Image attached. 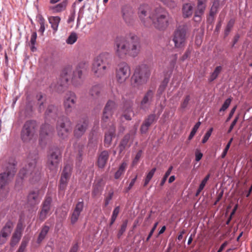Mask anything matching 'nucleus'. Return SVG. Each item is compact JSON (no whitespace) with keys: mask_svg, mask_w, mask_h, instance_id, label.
Here are the masks:
<instances>
[{"mask_svg":"<svg viewBox=\"0 0 252 252\" xmlns=\"http://www.w3.org/2000/svg\"><path fill=\"white\" fill-rule=\"evenodd\" d=\"M137 14L141 22L146 27L153 25L157 29L163 30L168 26L169 14L161 6L152 9L148 4H142L138 8Z\"/></svg>","mask_w":252,"mask_h":252,"instance_id":"nucleus-1","label":"nucleus"},{"mask_svg":"<svg viewBox=\"0 0 252 252\" xmlns=\"http://www.w3.org/2000/svg\"><path fill=\"white\" fill-rule=\"evenodd\" d=\"M140 50V44L137 37H132L128 40L118 37L115 41V53L119 58H124L127 55L135 57L139 54Z\"/></svg>","mask_w":252,"mask_h":252,"instance_id":"nucleus-2","label":"nucleus"},{"mask_svg":"<svg viewBox=\"0 0 252 252\" xmlns=\"http://www.w3.org/2000/svg\"><path fill=\"white\" fill-rule=\"evenodd\" d=\"M111 55L108 52H102L94 59L92 71L95 76L101 77L106 73L110 68Z\"/></svg>","mask_w":252,"mask_h":252,"instance_id":"nucleus-3","label":"nucleus"},{"mask_svg":"<svg viewBox=\"0 0 252 252\" xmlns=\"http://www.w3.org/2000/svg\"><path fill=\"white\" fill-rule=\"evenodd\" d=\"M151 75L150 68L145 64L137 67L132 77L134 86L138 87L146 84Z\"/></svg>","mask_w":252,"mask_h":252,"instance_id":"nucleus-4","label":"nucleus"},{"mask_svg":"<svg viewBox=\"0 0 252 252\" xmlns=\"http://www.w3.org/2000/svg\"><path fill=\"white\" fill-rule=\"evenodd\" d=\"M82 71L80 69H77L74 72L71 68L65 69L61 74L63 85H65L69 81H71L74 86H78L82 83Z\"/></svg>","mask_w":252,"mask_h":252,"instance_id":"nucleus-5","label":"nucleus"},{"mask_svg":"<svg viewBox=\"0 0 252 252\" xmlns=\"http://www.w3.org/2000/svg\"><path fill=\"white\" fill-rule=\"evenodd\" d=\"M130 75V69L125 62L118 64L116 70V80L119 84H124Z\"/></svg>","mask_w":252,"mask_h":252,"instance_id":"nucleus-6","label":"nucleus"},{"mask_svg":"<svg viewBox=\"0 0 252 252\" xmlns=\"http://www.w3.org/2000/svg\"><path fill=\"white\" fill-rule=\"evenodd\" d=\"M35 124L32 122H27L24 125L21 133V138L24 142H33L35 140Z\"/></svg>","mask_w":252,"mask_h":252,"instance_id":"nucleus-7","label":"nucleus"},{"mask_svg":"<svg viewBox=\"0 0 252 252\" xmlns=\"http://www.w3.org/2000/svg\"><path fill=\"white\" fill-rule=\"evenodd\" d=\"M72 130V124L68 119H64L58 122L57 131L59 137L61 139L66 138Z\"/></svg>","mask_w":252,"mask_h":252,"instance_id":"nucleus-8","label":"nucleus"},{"mask_svg":"<svg viewBox=\"0 0 252 252\" xmlns=\"http://www.w3.org/2000/svg\"><path fill=\"white\" fill-rule=\"evenodd\" d=\"M187 38V30L184 26L179 27L175 31L173 41L175 46L182 48L185 46Z\"/></svg>","mask_w":252,"mask_h":252,"instance_id":"nucleus-9","label":"nucleus"},{"mask_svg":"<svg viewBox=\"0 0 252 252\" xmlns=\"http://www.w3.org/2000/svg\"><path fill=\"white\" fill-rule=\"evenodd\" d=\"M52 201V198L50 196H47L43 201L41 210L39 214V219L41 220H45L51 214Z\"/></svg>","mask_w":252,"mask_h":252,"instance_id":"nucleus-10","label":"nucleus"},{"mask_svg":"<svg viewBox=\"0 0 252 252\" xmlns=\"http://www.w3.org/2000/svg\"><path fill=\"white\" fill-rule=\"evenodd\" d=\"M116 108V104L115 101L109 100L107 102L104 108L102 118L103 126H105V123L108 122L110 120Z\"/></svg>","mask_w":252,"mask_h":252,"instance_id":"nucleus-11","label":"nucleus"},{"mask_svg":"<svg viewBox=\"0 0 252 252\" xmlns=\"http://www.w3.org/2000/svg\"><path fill=\"white\" fill-rule=\"evenodd\" d=\"M60 152L58 149L52 150L48 156L47 164L51 170H55L57 167L60 160Z\"/></svg>","mask_w":252,"mask_h":252,"instance_id":"nucleus-12","label":"nucleus"},{"mask_svg":"<svg viewBox=\"0 0 252 252\" xmlns=\"http://www.w3.org/2000/svg\"><path fill=\"white\" fill-rule=\"evenodd\" d=\"M122 17L125 22L127 25L133 24L134 20V11L132 7L128 5L122 7L121 10Z\"/></svg>","mask_w":252,"mask_h":252,"instance_id":"nucleus-13","label":"nucleus"},{"mask_svg":"<svg viewBox=\"0 0 252 252\" xmlns=\"http://www.w3.org/2000/svg\"><path fill=\"white\" fill-rule=\"evenodd\" d=\"M76 96L74 93L69 92L66 94L64 100V107L67 113L72 111L75 107Z\"/></svg>","mask_w":252,"mask_h":252,"instance_id":"nucleus-14","label":"nucleus"},{"mask_svg":"<svg viewBox=\"0 0 252 252\" xmlns=\"http://www.w3.org/2000/svg\"><path fill=\"white\" fill-rule=\"evenodd\" d=\"M24 227L25 225L23 222L20 220L17 225L16 228L11 239V245L12 246L16 245L19 242L21 238Z\"/></svg>","mask_w":252,"mask_h":252,"instance_id":"nucleus-15","label":"nucleus"},{"mask_svg":"<svg viewBox=\"0 0 252 252\" xmlns=\"http://www.w3.org/2000/svg\"><path fill=\"white\" fill-rule=\"evenodd\" d=\"M83 207L84 203L82 201L79 202L76 204L70 218L72 224H74L77 222Z\"/></svg>","mask_w":252,"mask_h":252,"instance_id":"nucleus-16","label":"nucleus"},{"mask_svg":"<svg viewBox=\"0 0 252 252\" xmlns=\"http://www.w3.org/2000/svg\"><path fill=\"white\" fill-rule=\"evenodd\" d=\"M35 161H34L33 163L32 164L29 165L28 169H23L22 170H21L19 173L20 176H22V177H24L27 175L29 174L30 175L33 176L34 174L36 176V177H37L38 178L40 175V173H39V172L36 171L35 166Z\"/></svg>","mask_w":252,"mask_h":252,"instance_id":"nucleus-17","label":"nucleus"},{"mask_svg":"<svg viewBox=\"0 0 252 252\" xmlns=\"http://www.w3.org/2000/svg\"><path fill=\"white\" fill-rule=\"evenodd\" d=\"M110 126V128L105 133L104 138V145L107 147L111 145L112 138L115 137V128L111 123Z\"/></svg>","mask_w":252,"mask_h":252,"instance_id":"nucleus-18","label":"nucleus"},{"mask_svg":"<svg viewBox=\"0 0 252 252\" xmlns=\"http://www.w3.org/2000/svg\"><path fill=\"white\" fill-rule=\"evenodd\" d=\"M70 170L69 167H65L63 170L61 180L60 188L63 189L65 187L67 181L70 177Z\"/></svg>","mask_w":252,"mask_h":252,"instance_id":"nucleus-19","label":"nucleus"},{"mask_svg":"<svg viewBox=\"0 0 252 252\" xmlns=\"http://www.w3.org/2000/svg\"><path fill=\"white\" fill-rule=\"evenodd\" d=\"M40 198L38 191H33L29 193L28 196V204L31 206H34L39 203Z\"/></svg>","mask_w":252,"mask_h":252,"instance_id":"nucleus-20","label":"nucleus"},{"mask_svg":"<svg viewBox=\"0 0 252 252\" xmlns=\"http://www.w3.org/2000/svg\"><path fill=\"white\" fill-rule=\"evenodd\" d=\"M88 124V121H85L83 122L79 123L77 125L74 132L75 136L79 137L84 134L87 129Z\"/></svg>","mask_w":252,"mask_h":252,"instance_id":"nucleus-21","label":"nucleus"},{"mask_svg":"<svg viewBox=\"0 0 252 252\" xmlns=\"http://www.w3.org/2000/svg\"><path fill=\"white\" fill-rule=\"evenodd\" d=\"M109 154L108 152L103 151L100 155L98 158V165L100 168H103L105 165L108 160Z\"/></svg>","mask_w":252,"mask_h":252,"instance_id":"nucleus-22","label":"nucleus"},{"mask_svg":"<svg viewBox=\"0 0 252 252\" xmlns=\"http://www.w3.org/2000/svg\"><path fill=\"white\" fill-rule=\"evenodd\" d=\"M13 228V224L11 221L7 222L1 230L0 233L6 237H9Z\"/></svg>","mask_w":252,"mask_h":252,"instance_id":"nucleus-23","label":"nucleus"},{"mask_svg":"<svg viewBox=\"0 0 252 252\" xmlns=\"http://www.w3.org/2000/svg\"><path fill=\"white\" fill-rule=\"evenodd\" d=\"M48 21L52 29L56 32L58 30L61 18L58 16H50L48 18Z\"/></svg>","mask_w":252,"mask_h":252,"instance_id":"nucleus-24","label":"nucleus"},{"mask_svg":"<svg viewBox=\"0 0 252 252\" xmlns=\"http://www.w3.org/2000/svg\"><path fill=\"white\" fill-rule=\"evenodd\" d=\"M193 5L191 3L185 4L183 7V13L185 17H189L192 15Z\"/></svg>","mask_w":252,"mask_h":252,"instance_id":"nucleus-25","label":"nucleus"},{"mask_svg":"<svg viewBox=\"0 0 252 252\" xmlns=\"http://www.w3.org/2000/svg\"><path fill=\"white\" fill-rule=\"evenodd\" d=\"M130 136L127 135H126L119 146L120 153L123 152L126 149L128 148L130 146L129 143Z\"/></svg>","mask_w":252,"mask_h":252,"instance_id":"nucleus-26","label":"nucleus"},{"mask_svg":"<svg viewBox=\"0 0 252 252\" xmlns=\"http://www.w3.org/2000/svg\"><path fill=\"white\" fill-rule=\"evenodd\" d=\"M66 6V2H62L56 6L50 7V9L54 13H57L64 10Z\"/></svg>","mask_w":252,"mask_h":252,"instance_id":"nucleus-27","label":"nucleus"},{"mask_svg":"<svg viewBox=\"0 0 252 252\" xmlns=\"http://www.w3.org/2000/svg\"><path fill=\"white\" fill-rule=\"evenodd\" d=\"M153 96V93L152 91H149L145 95L144 98L141 101V105L144 106L145 105L149 104L152 100Z\"/></svg>","mask_w":252,"mask_h":252,"instance_id":"nucleus-28","label":"nucleus"},{"mask_svg":"<svg viewBox=\"0 0 252 252\" xmlns=\"http://www.w3.org/2000/svg\"><path fill=\"white\" fill-rule=\"evenodd\" d=\"M49 230V227L48 226L45 225L42 227L37 239L38 243H40L45 238Z\"/></svg>","mask_w":252,"mask_h":252,"instance_id":"nucleus-29","label":"nucleus"},{"mask_svg":"<svg viewBox=\"0 0 252 252\" xmlns=\"http://www.w3.org/2000/svg\"><path fill=\"white\" fill-rule=\"evenodd\" d=\"M207 0H199L198 1L197 8L195 12L203 14L206 7Z\"/></svg>","mask_w":252,"mask_h":252,"instance_id":"nucleus-30","label":"nucleus"},{"mask_svg":"<svg viewBox=\"0 0 252 252\" xmlns=\"http://www.w3.org/2000/svg\"><path fill=\"white\" fill-rule=\"evenodd\" d=\"M127 164L126 162H123L120 166L118 171L115 174V179H119L121 176L124 173Z\"/></svg>","mask_w":252,"mask_h":252,"instance_id":"nucleus-31","label":"nucleus"},{"mask_svg":"<svg viewBox=\"0 0 252 252\" xmlns=\"http://www.w3.org/2000/svg\"><path fill=\"white\" fill-rule=\"evenodd\" d=\"M38 23L40 24V28L39 29V32L41 33V35H42L45 31V19L42 16H39L38 17Z\"/></svg>","mask_w":252,"mask_h":252,"instance_id":"nucleus-32","label":"nucleus"},{"mask_svg":"<svg viewBox=\"0 0 252 252\" xmlns=\"http://www.w3.org/2000/svg\"><path fill=\"white\" fill-rule=\"evenodd\" d=\"M222 69V67L221 66H217L214 72L211 74L210 78V80L211 81H213L215 79L217 78L219 74L220 73Z\"/></svg>","mask_w":252,"mask_h":252,"instance_id":"nucleus-33","label":"nucleus"},{"mask_svg":"<svg viewBox=\"0 0 252 252\" xmlns=\"http://www.w3.org/2000/svg\"><path fill=\"white\" fill-rule=\"evenodd\" d=\"M156 169L155 168H153L147 174V176L146 177L144 186H146L149 183L151 179L152 178Z\"/></svg>","mask_w":252,"mask_h":252,"instance_id":"nucleus-34","label":"nucleus"},{"mask_svg":"<svg viewBox=\"0 0 252 252\" xmlns=\"http://www.w3.org/2000/svg\"><path fill=\"white\" fill-rule=\"evenodd\" d=\"M164 5L171 8L176 6V3L175 0H159Z\"/></svg>","mask_w":252,"mask_h":252,"instance_id":"nucleus-35","label":"nucleus"},{"mask_svg":"<svg viewBox=\"0 0 252 252\" xmlns=\"http://www.w3.org/2000/svg\"><path fill=\"white\" fill-rule=\"evenodd\" d=\"M201 125V123L200 122H197L195 126H193L191 131L190 133V134L189 136V140H191L194 135L195 134L196 131H197L198 128Z\"/></svg>","mask_w":252,"mask_h":252,"instance_id":"nucleus-36","label":"nucleus"},{"mask_svg":"<svg viewBox=\"0 0 252 252\" xmlns=\"http://www.w3.org/2000/svg\"><path fill=\"white\" fill-rule=\"evenodd\" d=\"M57 108L53 105H50L47 108L46 111V115L53 116L56 115Z\"/></svg>","mask_w":252,"mask_h":252,"instance_id":"nucleus-37","label":"nucleus"},{"mask_svg":"<svg viewBox=\"0 0 252 252\" xmlns=\"http://www.w3.org/2000/svg\"><path fill=\"white\" fill-rule=\"evenodd\" d=\"M77 39V34L75 33H72L66 39V43L69 44H72L76 41Z\"/></svg>","mask_w":252,"mask_h":252,"instance_id":"nucleus-38","label":"nucleus"},{"mask_svg":"<svg viewBox=\"0 0 252 252\" xmlns=\"http://www.w3.org/2000/svg\"><path fill=\"white\" fill-rule=\"evenodd\" d=\"M119 212H120V207H119L118 206L114 209V210H113V213H112V217H111L110 225H112L115 222V221L119 213Z\"/></svg>","mask_w":252,"mask_h":252,"instance_id":"nucleus-39","label":"nucleus"},{"mask_svg":"<svg viewBox=\"0 0 252 252\" xmlns=\"http://www.w3.org/2000/svg\"><path fill=\"white\" fill-rule=\"evenodd\" d=\"M52 128L49 125H46L44 126L41 128V135H43L44 134L48 135L50 132L52 131Z\"/></svg>","mask_w":252,"mask_h":252,"instance_id":"nucleus-40","label":"nucleus"},{"mask_svg":"<svg viewBox=\"0 0 252 252\" xmlns=\"http://www.w3.org/2000/svg\"><path fill=\"white\" fill-rule=\"evenodd\" d=\"M156 120V116L154 114H152L149 116L147 119H146L144 123L148 126H150L153 122Z\"/></svg>","mask_w":252,"mask_h":252,"instance_id":"nucleus-41","label":"nucleus"},{"mask_svg":"<svg viewBox=\"0 0 252 252\" xmlns=\"http://www.w3.org/2000/svg\"><path fill=\"white\" fill-rule=\"evenodd\" d=\"M231 102V99L230 98H228L227 99H226L224 103L223 104L222 107L220 109V111L221 112L225 111L230 105Z\"/></svg>","mask_w":252,"mask_h":252,"instance_id":"nucleus-42","label":"nucleus"},{"mask_svg":"<svg viewBox=\"0 0 252 252\" xmlns=\"http://www.w3.org/2000/svg\"><path fill=\"white\" fill-rule=\"evenodd\" d=\"M213 130V128H211L206 133V134H205V135L202 139V142L203 143H205L208 141V140L209 139V137H210V136L212 134Z\"/></svg>","mask_w":252,"mask_h":252,"instance_id":"nucleus-43","label":"nucleus"},{"mask_svg":"<svg viewBox=\"0 0 252 252\" xmlns=\"http://www.w3.org/2000/svg\"><path fill=\"white\" fill-rule=\"evenodd\" d=\"M28 243V240L23 239L17 252H24L26 247H27Z\"/></svg>","mask_w":252,"mask_h":252,"instance_id":"nucleus-44","label":"nucleus"},{"mask_svg":"<svg viewBox=\"0 0 252 252\" xmlns=\"http://www.w3.org/2000/svg\"><path fill=\"white\" fill-rule=\"evenodd\" d=\"M172 169H173V167L172 166H170L168 168V170L166 172V173H165V174L164 175V176L162 180L161 181V185H163L164 184V183L165 182V181L167 180V177L170 174V173H171V172L172 171Z\"/></svg>","mask_w":252,"mask_h":252,"instance_id":"nucleus-45","label":"nucleus"},{"mask_svg":"<svg viewBox=\"0 0 252 252\" xmlns=\"http://www.w3.org/2000/svg\"><path fill=\"white\" fill-rule=\"evenodd\" d=\"M232 140H233V138H232L230 139L229 141L226 145L225 149H224V150L221 154V156L222 158H224L225 157V156L226 155L227 151L230 148V145H231V143Z\"/></svg>","mask_w":252,"mask_h":252,"instance_id":"nucleus-46","label":"nucleus"},{"mask_svg":"<svg viewBox=\"0 0 252 252\" xmlns=\"http://www.w3.org/2000/svg\"><path fill=\"white\" fill-rule=\"evenodd\" d=\"M90 93L93 96L97 95L99 93V88L97 86H94L92 87L90 90Z\"/></svg>","mask_w":252,"mask_h":252,"instance_id":"nucleus-47","label":"nucleus"},{"mask_svg":"<svg viewBox=\"0 0 252 252\" xmlns=\"http://www.w3.org/2000/svg\"><path fill=\"white\" fill-rule=\"evenodd\" d=\"M234 24V21L233 20H231L228 23L227 27L225 31V34L227 35L230 31L231 29L233 27Z\"/></svg>","mask_w":252,"mask_h":252,"instance_id":"nucleus-48","label":"nucleus"},{"mask_svg":"<svg viewBox=\"0 0 252 252\" xmlns=\"http://www.w3.org/2000/svg\"><path fill=\"white\" fill-rule=\"evenodd\" d=\"M206 183H207V182H206L205 181H204L203 180L202 181L201 184L199 185V188L196 192V195H198L200 193V192L202 191V190H203V189H204Z\"/></svg>","mask_w":252,"mask_h":252,"instance_id":"nucleus-49","label":"nucleus"},{"mask_svg":"<svg viewBox=\"0 0 252 252\" xmlns=\"http://www.w3.org/2000/svg\"><path fill=\"white\" fill-rule=\"evenodd\" d=\"M37 38V34L36 32H33L32 34L30 40V44L32 45H35L36 39Z\"/></svg>","mask_w":252,"mask_h":252,"instance_id":"nucleus-50","label":"nucleus"},{"mask_svg":"<svg viewBox=\"0 0 252 252\" xmlns=\"http://www.w3.org/2000/svg\"><path fill=\"white\" fill-rule=\"evenodd\" d=\"M102 190V188L99 185H95L94 186L93 193L94 195L98 194Z\"/></svg>","mask_w":252,"mask_h":252,"instance_id":"nucleus-51","label":"nucleus"},{"mask_svg":"<svg viewBox=\"0 0 252 252\" xmlns=\"http://www.w3.org/2000/svg\"><path fill=\"white\" fill-rule=\"evenodd\" d=\"M238 119H239V116H237L235 117V118L234 119V120L233 121L232 123H231V124L229 128V129L228 130V133H230L232 131L234 126H235L236 124L237 123Z\"/></svg>","mask_w":252,"mask_h":252,"instance_id":"nucleus-52","label":"nucleus"},{"mask_svg":"<svg viewBox=\"0 0 252 252\" xmlns=\"http://www.w3.org/2000/svg\"><path fill=\"white\" fill-rule=\"evenodd\" d=\"M189 100V96H187L181 104V107L183 109L185 108L188 106Z\"/></svg>","mask_w":252,"mask_h":252,"instance_id":"nucleus-53","label":"nucleus"},{"mask_svg":"<svg viewBox=\"0 0 252 252\" xmlns=\"http://www.w3.org/2000/svg\"><path fill=\"white\" fill-rule=\"evenodd\" d=\"M141 155H142V151L140 150L136 155V156L133 161V164H136L137 163V162L138 161L140 157H141Z\"/></svg>","mask_w":252,"mask_h":252,"instance_id":"nucleus-54","label":"nucleus"},{"mask_svg":"<svg viewBox=\"0 0 252 252\" xmlns=\"http://www.w3.org/2000/svg\"><path fill=\"white\" fill-rule=\"evenodd\" d=\"M158 222H156V223L154 224V225L153 227V228H152V229H151V231H150V233H149V234L148 236V237H147V239H146V241H149V240L150 239V238H151V236H152V235H153V234L154 232L155 231V229H156V228H157V225H158Z\"/></svg>","mask_w":252,"mask_h":252,"instance_id":"nucleus-55","label":"nucleus"},{"mask_svg":"<svg viewBox=\"0 0 252 252\" xmlns=\"http://www.w3.org/2000/svg\"><path fill=\"white\" fill-rule=\"evenodd\" d=\"M203 154L199 151L195 152V160L196 161H199L202 158Z\"/></svg>","mask_w":252,"mask_h":252,"instance_id":"nucleus-56","label":"nucleus"},{"mask_svg":"<svg viewBox=\"0 0 252 252\" xmlns=\"http://www.w3.org/2000/svg\"><path fill=\"white\" fill-rule=\"evenodd\" d=\"M126 226H127V221H126L123 223V224L121 226V229L119 232V233L120 234H122L126 231Z\"/></svg>","mask_w":252,"mask_h":252,"instance_id":"nucleus-57","label":"nucleus"},{"mask_svg":"<svg viewBox=\"0 0 252 252\" xmlns=\"http://www.w3.org/2000/svg\"><path fill=\"white\" fill-rule=\"evenodd\" d=\"M236 108H237V106H235L231 109V110L229 114L228 117L227 118V119L226 120V122L229 121L231 119L234 113H235V112L236 111Z\"/></svg>","mask_w":252,"mask_h":252,"instance_id":"nucleus-58","label":"nucleus"},{"mask_svg":"<svg viewBox=\"0 0 252 252\" xmlns=\"http://www.w3.org/2000/svg\"><path fill=\"white\" fill-rule=\"evenodd\" d=\"M149 127V126H148V125H147L145 123H143V124L142 125L141 127V132L143 133H146Z\"/></svg>","mask_w":252,"mask_h":252,"instance_id":"nucleus-59","label":"nucleus"},{"mask_svg":"<svg viewBox=\"0 0 252 252\" xmlns=\"http://www.w3.org/2000/svg\"><path fill=\"white\" fill-rule=\"evenodd\" d=\"M202 15V14H199L198 13L195 12L194 17V21L196 22H199L201 21V16Z\"/></svg>","mask_w":252,"mask_h":252,"instance_id":"nucleus-60","label":"nucleus"},{"mask_svg":"<svg viewBox=\"0 0 252 252\" xmlns=\"http://www.w3.org/2000/svg\"><path fill=\"white\" fill-rule=\"evenodd\" d=\"M7 238L0 233V245H2L7 240Z\"/></svg>","mask_w":252,"mask_h":252,"instance_id":"nucleus-61","label":"nucleus"},{"mask_svg":"<svg viewBox=\"0 0 252 252\" xmlns=\"http://www.w3.org/2000/svg\"><path fill=\"white\" fill-rule=\"evenodd\" d=\"M75 19V14H72L71 15L69 16L68 20L67 22L68 23H70L74 21Z\"/></svg>","mask_w":252,"mask_h":252,"instance_id":"nucleus-62","label":"nucleus"},{"mask_svg":"<svg viewBox=\"0 0 252 252\" xmlns=\"http://www.w3.org/2000/svg\"><path fill=\"white\" fill-rule=\"evenodd\" d=\"M227 242H224L221 245V246L220 247V248H219L218 252H221L222 251V250H223V249L227 246Z\"/></svg>","mask_w":252,"mask_h":252,"instance_id":"nucleus-63","label":"nucleus"},{"mask_svg":"<svg viewBox=\"0 0 252 252\" xmlns=\"http://www.w3.org/2000/svg\"><path fill=\"white\" fill-rule=\"evenodd\" d=\"M78 245L77 244L74 245L71 250H70L69 252H77L78 250Z\"/></svg>","mask_w":252,"mask_h":252,"instance_id":"nucleus-64","label":"nucleus"}]
</instances>
